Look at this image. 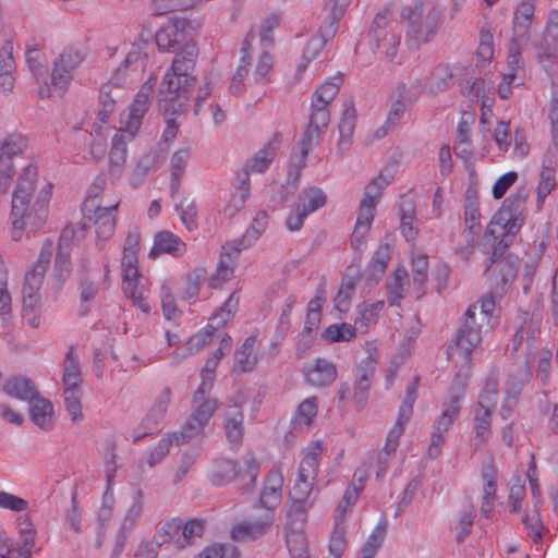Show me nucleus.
<instances>
[{
  "mask_svg": "<svg viewBox=\"0 0 558 558\" xmlns=\"http://www.w3.org/2000/svg\"><path fill=\"white\" fill-rule=\"evenodd\" d=\"M198 50L195 44H185L174 57L171 68L166 72L157 95L159 110L166 117L167 126L162 133L163 142L177 137L179 125L173 116L184 112L189 105V87L196 82L192 75Z\"/></svg>",
  "mask_w": 558,
  "mask_h": 558,
  "instance_id": "obj_1",
  "label": "nucleus"
},
{
  "mask_svg": "<svg viewBox=\"0 0 558 558\" xmlns=\"http://www.w3.org/2000/svg\"><path fill=\"white\" fill-rule=\"evenodd\" d=\"M37 168L28 165L17 179L11 202L12 240H21L23 232H35L41 228L47 218V204L51 195V185L41 190L40 196L31 207L34 195Z\"/></svg>",
  "mask_w": 558,
  "mask_h": 558,
  "instance_id": "obj_2",
  "label": "nucleus"
},
{
  "mask_svg": "<svg viewBox=\"0 0 558 558\" xmlns=\"http://www.w3.org/2000/svg\"><path fill=\"white\" fill-rule=\"evenodd\" d=\"M493 294L490 291L480 302L466 310L462 325L457 330L452 342L448 345V359H452L458 353L463 359L464 365L470 366L472 361L471 354L482 341V330L490 325L492 314L495 310Z\"/></svg>",
  "mask_w": 558,
  "mask_h": 558,
  "instance_id": "obj_3",
  "label": "nucleus"
},
{
  "mask_svg": "<svg viewBox=\"0 0 558 558\" xmlns=\"http://www.w3.org/2000/svg\"><path fill=\"white\" fill-rule=\"evenodd\" d=\"M342 82V76L338 75L328 80L315 90L312 97L308 123L300 141L299 168L305 167L310 151L320 143L322 136L330 122L329 105L338 95Z\"/></svg>",
  "mask_w": 558,
  "mask_h": 558,
  "instance_id": "obj_4",
  "label": "nucleus"
},
{
  "mask_svg": "<svg viewBox=\"0 0 558 558\" xmlns=\"http://www.w3.org/2000/svg\"><path fill=\"white\" fill-rule=\"evenodd\" d=\"M527 197L529 191L525 187L508 196L488 223L485 238L494 241L500 239L502 247H509L525 222Z\"/></svg>",
  "mask_w": 558,
  "mask_h": 558,
  "instance_id": "obj_5",
  "label": "nucleus"
},
{
  "mask_svg": "<svg viewBox=\"0 0 558 558\" xmlns=\"http://www.w3.org/2000/svg\"><path fill=\"white\" fill-rule=\"evenodd\" d=\"M401 15L407 21V38L416 46L429 43L442 23L441 9L427 0L416 1Z\"/></svg>",
  "mask_w": 558,
  "mask_h": 558,
  "instance_id": "obj_6",
  "label": "nucleus"
},
{
  "mask_svg": "<svg viewBox=\"0 0 558 558\" xmlns=\"http://www.w3.org/2000/svg\"><path fill=\"white\" fill-rule=\"evenodd\" d=\"M506 248L498 239L485 270L492 292L500 298L515 279L519 268V258L512 254L505 255Z\"/></svg>",
  "mask_w": 558,
  "mask_h": 558,
  "instance_id": "obj_7",
  "label": "nucleus"
},
{
  "mask_svg": "<svg viewBox=\"0 0 558 558\" xmlns=\"http://www.w3.org/2000/svg\"><path fill=\"white\" fill-rule=\"evenodd\" d=\"M119 203L102 206L97 195L88 196L83 205L82 211L86 219L93 221L96 227L98 239L106 241L112 236L116 229V217Z\"/></svg>",
  "mask_w": 558,
  "mask_h": 558,
  "instance_id": "obj_8",
  "label": "nucleus"
},
{
  "mask_svg": "<svg viewBox=\"0 0 558 558\" xmlns=\"http://www.w3.org/2000/svg\"><path fill=\"white\" fill-rule=\"evenodd\" d=\"M27 147V138L22 134L13 133L4 138L0 146V189L7 192L15 169L13 158L24 153Z\"/></svg>",
  "mask_w": 558,
  "mask_h": 558,
  "instance_id": "obj_9",
  "label": "nucleus"
},
{
  "mask_svg": "<svg viewBox=\"0 0 558 558\" xmlns=\"http://www.w3.org/2000/svg\"><path fill=\"white\" fill-rule=\"evenodd\" d=\"M259 473V464L252 454L244 458L243 466H238L233 460L222 459L216 464V469L211 475V482L215 485H222L235 478L236 476L247 477L253 484Z\"/></svg>",
  "mask_w": 558,
  "mask_h": 558,
  "instance_id": "obj_10",
  "label": "nucleus"
},
{
  "mask_svg": "<svg viewBox=\"0 0 558 558\" xmlns=\"http://www.w3.org/2000/svg\"><path fill=\"white\" fill-rule=\"evenodd\" d=\"M156 83L157 77L151 74L142 85L141 89L130 106L128 119L125 121V130H123V132L128 133L129 140L134 137L135 133L142 125V120L150 106V99Z\"/></svg>",
  "mask_w": 558,
  "mask_h": 558,
  "instance_id": "obj_11",
  "label": "nucleus"
},
{
  "mask_svg": "<svg viewBox=\"0 0 558 558\" xmlns=\"http://www.w3.org/2000/svg\"><path fill=\"white\" fill-rule=\"evenodd\" d=\"M275 522L270 511H259L258 514L236 523L231 530V538L235 542H253L268 533Z\"/></svg>",
  "mask_w": 558,
  "mask_h": 558,
  "instance_id": "obj_12",
  "label": "nucleus"
},
{
  "mask_svg": "<svg viewBox=\"0 0 558 558\" xmlns=\"http://www.w3.org/2000/svg\"><path fill=\"white\" fill-rule=\"evenodd\" d=\"M388 17L386 14L378 13L368 32V45L373 52H377L381 41L387 43L386 59L392 61L397 54L400 45V35L391 29H387Z\"/></svg>",
  "mask_w": 558,
  "mask_h": 558,
  "instance_id": "obj_13",
  "label": "nucleus"
},
{
  "mask_svg": "<svg viewBox=\"0 0 558 558\" xmlns=\"http://www.w3.org/2000/svg\"><path fill=\"white\" fill-rule=\"evenodd\" d=\"M465 386L466 379L458 375L451 387L449 400L444 402L442 412L434 423V430L437 433L446 434L458 417L461 409L460 399L464 392Z\"/></svg>",
  "mask_w": 558,
  "mask_h": 558,
  "instance_id": "obj_14",
  "label": "nucleus"
},
{
  "mask_svg": "<svg viewBox=\"0 0 558 558\" xmlns=\"http://www.w3.org/2000/svg\"><path fill=\"white\" fill-rule=\"evenodd\" d=\"M53 253L51 241H46L41 247L38 259L33 267L25 274L22 291L38 293L45 278L46 270L50 264Z\"/></svg>",
  "mask_w": 558,
  "mask_h": 558,
  "instance_id": "obj_15",
  "label": "nucleus"
},
{
  "mask_svg": "<svg viewBox=\"0 0 558 558\" xmlns=\"http://www.w3.org/2000/svg\"><path fill=\"white\" fill-rule=\"evenodd\" d=\"M239 305L236 292H232L223 305L209 318L206 332L203 336H196L197 345H205L215 331L226 326V324L234 316Z\"/></svg>",
  "mask_w": 558,
  "mask_h": 558,
  "instance_id": "obj_16",
  "label": "nucleus"
},
{
  "mask_svg": "<svg viewBox=\"0 0 558 558\" xmlns=\"http://www.w3.org/2000/svg\"><path fill=\"white\" fill-rule=\"evenodd\" d=\"M239 305L236 292H232L223 305L209 318L206 332L203 336H196L197 345H205L215 331L226 326V324L234 316Z\"/></svg>",
  "mask_w": 558,
  "mask_h": 558,
  "instance_id": "obj_17",
  "label": "nucleus"
},
{
  "mask_svg": "<svg viewBox=\"0 0 558 558\" xmlns=\"http://www.w3.org/2000/svg\"><path fill=\"white\" fill-rule=\"evenodd\" d=\"M375 373V360L372 356L361 362L357 368V377L354 384L353 401L357 410L364 408L368 399V391Z\"/></svg>",
  "mask_w": 558,
  "mask_h": 558,
  "instance_id": "obj_18",
  "label": "nucleus"
},
{
  "mask_svg": "<svg viewBox=\"0 0 558 558\" xmlns=\"http://www.w3.org/2000/svg\"><path fill=\"white\" fill-rule=\"evenodd\" d=\"M73 76L69 70L62 68L60 62L56 59L50 75V82L45 81V84L38 86V96L40 98H49L53 94L62 96L72 81Z\"/></svg>",
  "mask_w": 558,
  "mask_h": 558,
  "instance_id": "obj_19",
  "label": "nucleus"
},
{
  "mask_svg": "<svg viewBox=\"0 0 558 558\" xmlns=\"http://www.w3.org/2000/svg\"><path fill=\"white\" fill-rule=\"evenodd\" d=\"M185 22L181 20L170 21L156 33V44L161 51L174 50L185 40Z\"/></svg>",
  "mask_w": 558,
  "mask_h": 558,
  "instance_id": "obj_20",
  "label": "nucleus"
},
{
  "mask_svg": "<svg viewBox=\"0 0 558 558\" xmlns=\"http://www.w3.org/2000/svg\"><path fill=\"white\" fill-rule=\"evenodd\" d=\"M356 109L352 100L344 104L342 116L338 125L339 140L337 150L340 155L347 153L352 145V136L355 129Z\"/></svg>",
  "mask_w": 558,
  "mask_h": 558,
  "instance_id": "obj_21",
  "label": "nucleus"
},
{
  "mask_svg": "<svg viewBox=\"0 0 558 558\" xmlns=\"http://www.w3.org/2000/svg\"><path fill=\"white\" fill-rule=\"evenodd\" d=\"M337 31L338 26H333V24L324 23L319 27L318 35L312 37L304 48L301 63L298 66L299 72L306 69L307 64L318 56L326 43L336 35Z\"/></svg>",
  "mask_w": 558,
  "mask_h": 558,
  "instance_id": "obj_22",
  "label": "nucleus"
},
{
  "mask_svg": "<svg viewBox=\"0 0 558 558\" xmlns=\"http://www.w3.org/2000/svg\"><path fill=\"white\" fill-rule=\"evenodd\" d=\"M186 250L185 243L170 231H160L155 235L154 246L149 252L150 258H156L161 254H169L179 257Z\"/></svg>",
  "mask_w": 558,
  "mask_h": 558,
  "instance_id": "obj_23",
  "label": "nucleus"
},
{
  "mask_svg": "<svg viewBox=\"0 0 558 558\" xmlns=\"http://www.w3.org/2000/svg\"><path fill=\"white\" fill-rule=\"evenodd\" d=\"M464 226L465 231L469 232L470 239L468 244H472L475 238L481 231V213L480 202L477 192L472 189H468L465 193V205H464Z\"/></svg>",
  "mask_w": 558,
  "mask_h": 558,
  "instance_id": "obj_24",
  "label": "nucleus"
},
{
  "mask_svg": "<svg viewBox=\"0 0 558 558\" xmlns=\"http://www.w3.org/2000/svg\"><path fill=\"white\" fill-rule=\"evenodd\" d=\"M377 204L361 201L356 223L352 233L351 245L354 250L364 243L375 217Z\"/></svg>",
  "mask_w": 558,
  "mask_h": 558,
  "instance_id": "obj_25",
  "label": "nucleus"
},
{
  "mask_svg": "<svg viewBox=\"0 0 558 558\" xmlns=\"http://www.w3.org/2000/svg\"><path fill=\"white\" fill-rule=\"evenodd\" d=\"M244 413L240 404L229 405L226 410L225 432L230 444L239 446L244 434Z\"/></svg>",
  "mask_w": 558,
  "mask_h": 558,
  "instance_id": "obj_26",
  "label": "nucleus"
},
{
  "mask_svg": "<svg viewBox=\"0 0 558 558\" xmlns=\"http://www.w3.org/2000/svg\"><path fill=\"white\" fill-rule=\"evenodd\" d=\"M496 470L494 463L489 461L482 469V478L484 481L483 487V502L481 507V513L485 518H490L494 511V504L496 497Z\"/></svg>",
  "mask_w": 558,
  "mask_h": 558,
  "instance_id": "obj_27",
  "label": "nucleus"
},
{
  "mask_svg": "<svg viewBox=\"0 0 558 558\" xmlns=\"http://www.w3.org/2000/svg\"><path fill=\"white\" fill-rule=\"evenodd\" d=\"M29 417L32 422L43 430L52 428L53 405L46 399L37 395L34 400H29Z\"/></svg>",
  "mask_w": 558,
  "mask_h": 558,
  "instance_id": "obj_28",
  "label": "nucleus"
},
{
  "mask_svg": "<svg viewBox=\"0 0 558 558\" xmlns=\"http://www.w3.org/2000/svg\"><path fill=\"white\" fill-rule=\"evenodd\" d=\"M3 391L12 398L26 402L34 400L38 395V390L34 381L23 376L9 378L3 385Z\"/></svg>",
  "mask_w": 558,
  "mask_h": 558,
  "instance_id": "obj_29",
  "label": "nucleus"
},
{
  "mask_svg": "<svg viewBox=\"0 0 558 558\" xmlns=\"http://www.w3.org/2000/svg\"><path fill=\"white\" fill-rule=\"evenodd\" d=\"M336 366L325 359H317L313 368L310 369L306 375L308 384L315 387L329 386L336 380Z\"/></svg>",
  "mask_w": 558,
  "mask_h": 558,
  "instance_id": "obj_30",
  "label": "nucleus"
},
{
  "mask_svg": "<svg viewBox=\"0 0 558 558\" xmlns=\"http://www.w3.org/2000/svg\"><path fill=\"white\" fill-rule=\"evenodd\" d=\"M268 226V215L265 210L257 213L251 226L247 228L245 234L232 243V248L235 253L250 247L259 235L266 230Z\"/></svg>",
  "mask_w": 558,
  "mask_h": 558,
  "instance_id": "obj_31",
  "label": "nucleus"
},
{
  "mask_svg": "<svg viewBox=\"0 0 558 558\" xmlns=\"http://www.w3.org/2000/svg\"><path fill=\"white\" fill-rule=\"evenodd\" d=\"M403 433L400 432V428H391L387 435L385 447L377 454V471L376 478L379 480L385 476L389 461L395 456L396 450L399 446V438Z\"/></svg>",
  "mask_w": 558,
  "mask_h": 558,
  "instance_id": "obj_32",
  "label": "nucleus"
},
{
  "mask_svg": "<svg viewBox=\"0 0 558 558\" xmlns=\"http://www.w3.org/2000/svg\"><path fill=\"white\" fill-rule=\"evenodd\" d=\"M256 337H247L242 345L234 352V369L246 373L255 368L257 356L254 354Z\"/></svg>",
  "mask_w": 558,
  "mask_h": 558,
  "instance_id": "obj_33",
  "label": "nucleus"
},
{
  "mask_svg": "<svg viewBox=\"0 0 558 558\" xmlns=\"http://www.w3.org/2000/svg\"><path fill=\"white\" fill-rule=\"evenodd\" d=\"M420 384V377H413L412 381L408 385L405 396L402 404L399 409L396 424L392 428H400V432H404V425L410 421L413 414V405L417 398V387Z\"/></svg>",
  "mask_w": 558,
  "mask_h": 558,
  "instance_id": "obj_34",
  "label": "nucleus"
},
{
  "mask_svg": "<svg viewBox=\"0 0 558 558\" xmlns=\"http://www.w3.org/2000/svg\"><path fill=\"white\" fill-rule=\"evenodd\" d=\"M415 204L414 201L405 195L401 196L400 202V227L405 240L413 241L416 238L417 230L415 222Z\"/></svg>",
  "mask_w": 558,
  "mask_h": 558,
  "instance_id": "obj_35",
  "label": "nucleus"
},
{
  "mask_svg": "<svg viewBox=\"0 0 558 558\" xmlns=\"http://www.w3.org/2000/svg\"><path fill=\"white\" fill-rule=\"evenodd\" d=\"M236 180L239 182V186L236 191L231 195L229 202L223 208L225 216L229 218L233 217L241 208H243L250 195V182L247 173H238Z\"/></svg>",
  "mask_w": 558,
  "mask_h": 558,
  "instance_id": "obj_36",
  "label": "nucleus"
},
{
  "mask_svg": "<svg viewBox=\"0 0 558 558\" xmlns=\"http://www.w3.org/2000/svg\"><path fill=\"white\" fill-rule=\"evenodd\" d=\"M526 46L510 44L508 45V58L507 64L509 72L506 73V77L510 81H517V86L523 83L524 75V62L522 59V51Z\"/></svg>",
  "mask_w": 558,
  "mask_h": 558,
  "instance_id": "obj_37",
  "label": "nucleus"
},
{
  "mask_svg": "<svg viewBox=\"0 0 558 558\" xmlns=\"http://www.w3.org/2000/svg\"><path fill=\"white\" fill-rule=\"evenodd\" d=\"M299 161H300V156H298L296 161H293V160L291 161V165L288 170V180H287L286 185H283V184L272 185V191L275 193L272 196L274 202H276L278 204L284 203L288 199L289 195L292 194L296 190V183L299 181L301 171L303 169V168H300V170L298 171Z\"/></svg>",
  "mask_w": 558,
  "mask_h": 558,
  "instance_id": "obj_38",
  "label": "nucleus"
},
{
  "mask_svg": "<svg viewBox=\"0 0 558 558\" xmlns=\"http://www.w3.org/2000/svg\"><path fill=\"white\" fill-rule=\"evenodd\" d=\"M62 381L64 390H82L83 378L78 359L73 354V349L66 353Z\"/></svg>",
  "mask_w": 558,
  "mask_h": 558,
  "instance_id": "obj_39",
  "label": "nucleus"
},
{
  "mask_svg": "<svg viewBox=\"0 0 558 558\" xmlns=\"http://www.w3.org/2000/svg\"><path fill=\"white\" fill-rule=\"evenodd\" d=\"M206 526L204 519H191L187 522L181 520L180 538H178V548H185L195 543L196 538L203 536Z\"/></svg>",
  "mask_w": 558,
  "mask_h": 558,
  "instance_id": "obj_40",
  "label": "nucleus"
},
{
  "mask_svg": "<svg viewBox=\"0 0 558 558\" xmlns=\"http://www.w3.org/2000/svg\"><path fill=\"white\" fill-rule=\"evenodd\" d=\"M275 150L274 142H268L253 158L246 161L242 172H246L248 178L251 172H264L274 160Z\"/></svg>",
  "mask_w": 558,
  "mask_h": 558,
  "instance_id": "obj_41",
  "label": "nucleus"
},
{
  "mask_svg": "<svg viewBox=\"0 0 558 558\" xmlns=\"http://www.w3.org/2000/svg\"><path fill=\"white\" fill-rule=\"evenodd\" d=\"M181 519L172 518L159 523L158 530L154 535L155 544L161 547L165 544L173 542L178 548V538H180Z\"/></svg>",
  "mask_w": 558,
  "mask_h": 558,
  "instance_id": "obj_42",
  "label": "nucleus"
},
{
  "mask_svg": "<svg viewBox=\"0 0 558 558\" xmlns=\"http://www.w3.org/2000/svg\"><path fill=\"white\" fill-rule=\"evenodd\" d=\"M299 201L298 207L308 216L325 206L327 196L322 189L312 186L303 190L299 195Z\"/></svg>",
  "mask_w": 558,
  "mask_h": 558,
  "instance_id": "obj_43",
  "label": "nucleus"
},
{
  "mask_svg": "<svg viewBox=\"0 0 558 558\" xmlns=\"http://www.w3.org/2000/svg\"><path fill=\"white\" fill-rule=\"evenodd\" d=\"M190 158V149L177 150L171 158V184L170 192L173 197L180 190V179L186 168Z\"/></svg>",
  "mask_w": 558,
  "mask_h": 558,
  "instance_id": "obj_44",
  "label": "nucleus"
},
{
  "mask_svg": "<svg viewBox=\"0 0 558 558\" xmlns=\"http://www.w3.org/2000/svg\"><path fill=\"white\" fill-rule=\"evenodd\" d=\"M323 452V444L317 440L304 454L299 473L305 478H316L318 473V458Z\"/></svg>",
  "mask_w": 558,
  "mask_h": 558,
  "instance_id": "obj_45",
  "label": "nucleus"
},
{
  "mask_svg": "<svg viewBox=\"0 0 558 558\" xmlns=\"http://www.w3.org/2000/svg\"><path fill=\"white\" fill-rule=\"evenodd\" d=\"M138 276H130L128 279L122 276V289L124 294L130 298L135 306L144 313H149L150 306L146 302L144 288L138 286Z\"/></svg>",
  "mask_w": 558,
  "mask_h": 558,
  "instance_id": "obj_46",
  "label": "nucleus"
},
{
  "mask_svg": "<svg viewBox=\"0 0 558 558\" xmlns=\"http://www.w3.org/2000/svg\"><path fill=\"white\" fill-rule=\"evenodd\" d=\"M398 98L392 104V107L389 111L387 124L396 125L398 121L403 117L407 109L412 106L413 99L409 95V89L405 84H400L397 87Z\"/></svg>",
  "mask_w": 558,
  "mask_h": 558,
  "instance_id": "obj_47",
  "label": "nucleus"
},
{
  "mask_svg": "<svg viewBox=\"0 0 558 558\" xmlns=\"http://www.w3.org/2000/svg\"><path fill=\"white\" fill-rule=\"evenodd\" d=\"M317 415L316 398L304 400L298 409L296 415L292 420V426L295 430H303L312 424L313 418Z\"/></svg>",
  "mask_w": 558,
  "mask_h": 558,
  "instance_id": "obj_48",
  "label": "nucleus"
},
{
  "mask_svg": "<svg viewBox=\"0 0 558 558\" xmlns=\"http://www.w3.org/2000/svg\"><path fill=\"white\" fill-rule=\"evenodd\" d=\"M209 395L204 396L203 398L196 399V391L193 396V404L194 410L191 414L193 420H198L201 424L206 425L215 411L218 408V402L214 398H209Z\"/></svg>",
  "mask_w": 558,
  "mask_h": 558,
  "instance_id": "obj_49",
  "label": "nucleus"
},
{
  "mask_svg": "<svg viewBox=\"0 0 558 558\" xmlns=\"http://www.w3.org/2000/svg\"><path fill=\"white\" fill-rule=\"evenodd\" d=\"M558 48V23L554 22L553 16L549 17L543 37L538 45L541 56L553 57Z\"/></svg>",
  "mask_w": 558,
  "mask_h": 558,
  "instance_id": "obj_50",
  "label": "nucleus"
},
{
  "mask_svg": "<svg viewBox=\"0 0 558 558\" xmlns=\"http://www.w3.org/2000/svg\"><path fill=\"white\" fill-rule=\"evenodd\" d=\"M122 131L121 134H117L112 141V147L109 153V162L112 172L119 173L122 170L123 165L126 160V143L125 137L128 135Z\"/></svg>",
  "mask_w": 558,
  "mask_h": 558,
  "instance_id": "obj_51",
  "label": "nucleus"
},
{
  "mask_svg": "<svg viewBox=\"0 0 558 558\" xmlns=\"http://www.w3.org/2000/svg\"><path fill=\"white\" fill-rule=\"evenodd\" d=\"M384 301H377L374 303H362L356 307V317L355 325H359L361 328H367L372 323H374L379 314V312L384 308Z\"/></svg>",
  "mask_w": 558,
  "mask_h": 558,
  "instance_id": "obj_52",
  "label": "nucleus"
},
{
  "mask_svg": "<svg viewBox=\"0 0 558 558\" xmlns=\"http://www.w3.org/2000/svg\"><path fill=\"white\" fill-rule=\"evenodd\" d=\"M234 265L230 254H225L217 266L215 274L209 279V287L218 289L222 283L233 277Z\"/></svg>",
  "mask_w": 558,
  "mask_h": 558,
  "instance_id": "obj_53",
  "label": "nucleus"
},
{
  "mask_svg": "<svg viewBox=\"0 0 558 558\" xmlns=\"http://www.w3.org/2000/svg\"><path fill=\"white\" fill-rule=\"evenodd\" d=\"M98 294V286L96 282L90 280L86 275H83L80 279V300L81 304L78 307V315L86 316L89 313L87 303L93 301Z\"/></svg>",
  "mask_w": 558,
  "mask_h": 558,
  "instance_id": "obj_54",
  "label": "nucleus"
},
{
  "mask_svg": "<svg viewBox=\"0 0 558 558\" xmlns=\"http://www.w3.org/2000/svg\"><path fill=\"white\" fill-rule=\"evenodd\" d=\"M286 543L292 558H306L308 556L307 541L301 530H289Z\"/></svg>",
  "mask_w": 558,
  "mask_h": 558,
  "instance_id": "obj_55",
  "label": "nucleus"
},
{
  "mask_svg": "<svg viewBox=\"0 0 558 558\" xmlns=\"http://www.w3.org/2000/svg\"><path fill=\"white\" fill-rule=\"evenodd\" d=\"M387 530L386 520L378 523L374 529L363 547L361 548L360 555L366 556V558H374L377 549L381 546Z\"/></svg>",
  "mask_w": 558,
  "mask_h": 558,
  "instance_id": "obj_56",
  "label": "nucleus"
},
{
  "mask_svg": "<svg viewBox=\"0 0 558 558\" xmlns=\"http://www.w3.org/2000/svg\"><path fill=\"white\" fill-rule=\"evenodd\" d=\"M356 336V328L350 324L330 325L323 333V338L329 342L350 341Z\"/></svg>",
  "mask_w": 558,
  "mask_h": 558,
  "instance_id": "obj_57",
  "label": "nucleus"
},
{
  "mask_svg": "<svg viewBox=\"0 0 558 558\" xmlns=\"http://www.w3.org/2000/svg\"><path fill=\"white\" fill-rule=\"evenodd\" d=\"M454 73L452 69L445 64L436 68L433 73V81L429 84V92L437 94L448 89L452 85Z\"/></svg>",
  "mask_w": 558,
  "mask_h": 558,
  "instance_id": "obj_58",
  "label": "nucleus"
},
{
  "mask_svg": "<svg viewBox=\"0 0 558 558\" xmlns=\"http://www.w3.org/2000/svg\"><path fill=\"white\" fill-rule=\"evenodd\" d=\"M292 500L293 502L287 512L286 526L288 530H301L306 519L308 505L307 501L304 500Z\"/></svg>",
  "mask_w": 558,
  "mask_h": 558,
  "instance_id": "obj_59",
  "label": "nucleus"
},
{
  "mask_svg": "<svg viewBox=\"0 0 558 558\" xmlns=\"http://www.w3.org/2000/svg\"><path fill=\"white\" fill-rule=\"evenodd\" d=\"M556 186L555 170L551 167L544 166L539 175L537 186V206L541 207L545 198L551 193Z\"/></svg>",
  "mask_w": 558,
  "mask_h": 558,
  "instance_id": "obj_60",
  "label": "nucleus"
},
{
  "mask_svg": "<svg viewBox=\"0 0 558 558\" xmlns=\"http://www.w3.org/2000/svg\"><path fill=\"white\" fill-rule=\"evenodd\" d=\"M165 413L150 408L145 418L142 421L140 428L142 432L134 437V442L141 440L147 435L158 432Z\"/></svg>",
  "mask_w": 558,
  "mask_h": 558,
  "instance_id": "obj_61",
  "label": "nucleus"
},
{
  "mask_svg": "<svg viewBox=\"0 0 558 558\" xmlns=\"http://www.w3.org/2000/svg\"><path fill=\"white\" fill-rule=\"evenodd\" d=\"M204 426L205 425L201 424L198 420H193V416H190L186 423L182 426V429L170 434V436L174 440L175 445H181L201 435Z\"/></svg>",
  "mask_w": 558,
  "mask_h": 558,
  "instance_id": "obj_62",
  "label": "nucleus"
},
{
  "mask_svg": "<svg viewBox=\"0 0 558 558\" xmlns=\"http://www.w3.org/2000/svg\"><path fill=\"white\" fill-rule=\"evenodd\" d=\"M64 404L71 421L77 423L83 420L82 412V390H64Z\"/></svg>",
  "mask_w": 558,
  "mask_h": 558,
  "instance_id": "obj_63",
  "label": "nucleus"
},
{
  "mask_svg": "<svg viewBox=\"0 0 558 558\" xmlns=\"http://www.w3.org/2000/svg\"><path fill=\"white\" fill-rule=\"evenodd\" d=\"M240 553L233 545H214L205 548L197 558H239Z\"/></svg>",
  "mask_w": 558,
  "mask_h": 558,
  "instance_id": "obj_64",
  "label": "nucleus"
}]
</instances>
